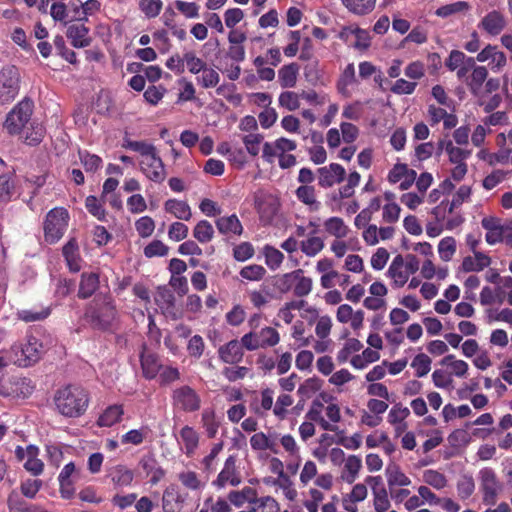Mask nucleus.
Here are the masks:
<instances>
[{
	"label": "nucleus",
	"mask_w": 512,
	"mask_h": 512,
	"mask_svg": "<svg viewBox=\"0 0 512 512\" xmlns=\"http://www.w3.org/2000/svg\"><path fill=\"white\" fill-rule=\"evenodd\" d=\"M372 504L376 512H387L391 508L390 497L387 489L372 490Z\"/></svg>",
	"instance_id": "nucleus-63"
},
{
	"label": "nucleus",
	"mask_w": 512,
	"mask_h": 512,
	"mask_svg": "<svg viewBox=\"0 0 512 512\" xmlns=\"http://www.w3.org/2000/svg\"><path fill=\"white\" fill-rule=\"evenodd\" d=\"M507 25L508 19L503 12H500V10H491L480 20L478 28L495 37V35H500Z\"/></svg>",
	"instance_id": "nucleus-19"
},
{
	"label": "nucleus",
	"mask_w": 512,
	"mask_h": 512,
	"mask_svg": "<svg viewBox=\"0 0 512 512\" xmlns=\"http://www.w3.org/2000/svg\"><path fill=\"white\" fill-rule=\"evenodd\" d=\"M66 34L74 47H86L90 43L89 30L84 24L69 25Z\"/></svg>",
	"instance_id": "nucleus-45"
},
{
	"label": "nucleus",
	"mask_w": 512,
	"mask_h": 512,
	"mask_svg": "<svg viewBox=\"0 0 512 512\" xmlns=\"http://www.w3.org/2000/svg\"><path fill=\"white\" fill-rule=\"evenodd\" d=\"M141 172L154 182H163L166 179L167 171L165 164L153 144L148 143L144 159L139 160Z\"/></svg>",
	"instance_id": "nucleus-7"
},
{
	"label": "nucleus",
	"mask_w": 512,
	"mask_h": 512,
	"mask_svg": "<svg viewBox=\"0 0 512 512\" xmlns=\"http://www.w3.org/2000/svg\"><path fill=\"white\" fill-rule=\"evenodd\" d=\"M35 385L24 376H6L0 379V395L8 398H27L33 393Z\"/></svg>",
	"instance_id": "nucleus-9"
},
{
	"label": "nucleus",
	"mask_w": 512,
	"mask_h": 512,
	"mask_svg": "<svg viewBox=\"0 0 512 512\" xmlns=\"http://www.w3.org/2000/svg\"><path fill=\"white\" fill-rule=\"evenodd\" d=\"M40 449L38 446L35 445H29L28 446V458L24 462L23 466L26 469V471L30 472V474L37 477V475L43 474L45 470V464L39 458Z\"/></svg>",
	"instance_id": "nucleus-42"
},
{
	"label": "nucleus",
	"mask_w": 512,
	"mask_h": 512,
	"mask_svg": "<svg viewBox=\"0 0 512 512\" xmlns=\"http://www.w3.org/2000/svg\"><path fill=\"white\" fill-rule=\"evenodd\" d=\"M478 479L484 504H496L499 494L504 487L503 483L500 482L496 471L490 467L481 468V470L478 471Z\"/></svg>",
	"instance_id": "nucleus-8"
},
{
	"label": "nucleus",
	"mask_w": 512,
	"mask_h": 512,
	"mask_svg": "<svg viewBox=\"0 0 512 512\" xmlns=\"http://www.w3.org/2000/svg\"><path fill=\"white\" fill-rule=\"evenodd\" d=\"M242 483V477L237 469L236 456L230 455L226 458L221 471L218 473L217 478L212 481V484L218 489L228 486H238Z\"/></svg>",
	"instance_id": "nucleus-15"
},
{
	"label": "nucleus",
	"mask_w": 512,
	"mask_h": 512,
	"mask_svg": "<svg viewBox=\"0 0 512 512\" xmlns=\"http://www.w3.org/2000/svg\"><path fill=\"white\" fill-rule=\"evenodd\" d=\"M33 102L30 100H23L17 103L11 111L7 114L4 122V127L7 132L14 135V133H22L23 138L33 113Z\"/></svg>",
	"instance_id": "nucleus-4"
},
{
	"label": "nucleus",
	"mask_w": 512,
	"mask_h": 512,
	"mask_svg": "<svg viewBox=\"0 0 512 512\" xmlns=\"http://www.w3.org/2000/svg\"><path fill=\"white\" fill-rule=\"evenodd\" d=\"M299 75V66L292 62V64L284 65L278 71L279 84L282 87H295L297 84V78Z\"/></svg>",
	"instance_id": "nucleus-49"
},
{
	"label": "nucleus",
	"mask_w": 512,
	"mask_h": 512,
	"mask_svg": "<svg viewBox=\"0 0 512 512\" xmlns=\"http://www.w3.org/2000/svg\"><path fill=\"white\" fill-rule=\"evenodd\" d=\"M200 435L195 428L190 427V425H185L181 428L177 441L181 450L184 451L185 455L192 456L194 455L196 449L199 447Z\"/></svg>",
	"instance_id": "nucleus-28"
},
{
	"label": "nucleus",
	"mask_w": 512,
	"mask_h": 512,
	"mask_svg": "<svg viewBox=\"0 0 512 512\" xmlns=\"http://www.w3.org/2000/svg\"><path fill=\"white\" fill-rule=\"evenodd\" d=\"M150 432L151 430L148 425H142L139 428H134L133 430H129L122 434L120 440L122 444H133L134 446H139V444H142L147 440Z\"/></svg>",
	"instance_id": "nucleus-52"
},
{
	"label": "nucleus",
	"mask_w": 512,
	"mask_h": 512,
	"mask_svg": "<svg viewBox=\"0 0 512 512\" xmlns=\"http://www.w3.org/2000/svg\"><path fill=\"white\" fill-rule=\"evenodd\" d=\"M178 480L180 483L189 490H193L194 492H199V490H203L205 487V480H203L197 471L193 470H183L178 474Z\"/></svg>",
	"instance_id": "nucleus-46"
},
{
	"label": "nucleus",
	"mask_w": 512,
	"mask_h": 512,
	"mask_svg": "<svg viewBox=\"0 0 512 512\" xmlns=\"http://www.w3.org/2000/svg\"><path fill=\"white\" fill-rule=\"evenodd\" d=\"M111 480L116 486H129L134 478V472L126 465H115L110 472Z\"/></svg>",
	"instance_id": "nucleus-55"
},
{
	"label": "nucleus",
	"mask_w": 512,
	"mask_h": 512,
	"mask_svg": "<svg viewBox=\"0 0 512 512\" xmlns=\"http://www.w3.org/2000/svg\"><path fill=\"white\" fill-rule=\"evenodd\" d=\"M201 421L208 437H215L218 431L219 422L217 420L216 411L213 407H207L203 410Z\"/></svg>",
	"instance_id": "nucleus-62"
},
{
	"label": "nucleus",
	"mask_w": 512,
	"mask_h": 512,
	"mask_svg": "<svg viewBox=\"0 0 512 512\" xmlns=\"http://www.w3.org/2000/svg\"><path fill=\"white\" fill-rule=\"evenodd\" d=\"M481 226L486 230L485 241L489 245H496V243L502 242L512 231V222L504 223L502 218L496 216L483 217Z\"/></svg>",
	"instance_id": "nucleus-12"
},
{
	"label": "nucleus",
	"mask_w": 512,
	"mask_h": 512,
	"mask_svg": "<svg viewBox=\"0 0 512 512\" xmlns=\"http://www.w3.org/2000/svg\"><path fill=\"white\" fill-rule=\"evenodd\" d=\"M346 169L340 164H329L318 169V180L321 187H332L343 181Z\"/></svg>",
	"instance_id": "nucleus-27"
},
{
	"label": "nucleus",
	"mask_w": 512,
	"mask_h": 512,
	"mask_svg": "<svg viewBox=\"0 0 512 512\" xmlns=\"http://www.w3.org/2000/svg\"><path fill=\"white\" fill-rule=\"evenodd\" d=\"M368 496V487L365 483H356L352 486L351 491L343 494L341 504L345 511L358 512V503L365 501Z\"/></svg>",
	"instance_id": "nucleus-26"
},
{
	"label": "nucleus",
	"mask_w": 512,
	"mask_h": 512,
	"mask_svg": "<svg viewBox=\"0 0 512 512\" xmlns=\"http://www.w3.org/2000/svg\"><path fill=\"white\" fill-rule=\"evenodd\" d=\"M98 283L97 274H83L79 286V296L83 298L90 297L96 291Z\"/></svg>",
	"instance_id": "nucleus-64"
},
{
	"label": "nucleus",
	"mask_w": 512,
	"mask_h": 512,
	"mask_svg": "<svg viewBox=\"0 0 512 512\" xmlns=\"http://www.w3.org/2000/svg\"><path fill=\"white\" fill-rule=\"evenodd\" d=\"M184 504V499L176 485H169L163 491L162 509L164 512H178Z\"/></svg>",
	"instance_id": "nucleus-32"
},
{
	"label": "nucleus",
	"mask_w": 512,
	"mask_h": 512,
	"mask_svg": "<svg viewBox=\"0 0 512 512\" xmlns=\"http://www.w3.org/2000/svg\"><path fill=\"white\" fill-rule=\"evenodd\" d=\"M421 276L427 281L431 279H437L438 281H445L449 275L448 266H437L435 265L432 257L425 259L421 265Z\"/></svg>",
	"instance_id": "nucleus-36"
},
{
	"label": "nucleus",
	"mask_w": 512,
	"mask_h": 512,
	"mask_svg": "<svg viewBox=\"0 0 512 512\" xmlns=\"http://www.w3.org/2000/svg\"><path fill=\"white\" fill-rule=\"evenodd\" d=\"M242 141L248 154L253 157H256L261 151L263 153L264 136L260 132L253 131L251 134H245Z\"/></svg>",
	"instance_id": "nucleus-53"
},
{
	"label": "nucleus",
	"mask_w": 512,
	"mask_h": 512,
	"mask_svg": "<svg viewBox=\"0 0 512 512\" xmlns=\"http://www.w3.org/2000/svg\"><path fill=\"white\" fill-rule=\"evenodd\" d=\"M173 398L175 404L186 411H195L201 407L199 394L193 388L187 387V385L177 388L173 393Z\"/></svg>",
	"instance_id": "nucleus-25"
},
{
	"label": "nucleus",
	"mask_w": 512,
	"mask_h": 512,
	"mask_svg": "<svg viewBox=\"0 0 512 512\" xmlns=\"http://www.w3.org/2000/svg\"><path fill=\"white\" fill-rule=\"evenodd\" d=\"M250 445L253 450H270L274 453H277V439L272 434L263 433V431H258L254 433L250 437Z\"/></svg>",
	"instance_id": "nucleus-40"
},
{
	"label": "nucleus",
	"mask_w": 512,
	"mask_h": 512,
	"mask_svg": "<svg viewBox=\"0 0 512 512\" xmlns=\"http://www.w3.org/2000/svg\"><path fill=\"white\" fill-rule=\"evenodd\" d=\"M20 90V72L14 65H7L0 71V101H12Z\"/></svg>",
	"instance_id": "nucleus-11"
},
{
	"label": "nucleus",
	"mask_w": 512,
	"mask_h": 512,
	"mask_svg": "<svg viewBox=\"0 0 512 512\" xmlns=\"http://www.w3.org/2000/svg\"><path fill=\"white\" fill-rule=\"evenodd\" d=\"M63 256L72 272H79L81 269V256L75 239H69L63 246Z\"/></svg>",
	"instance_id": "nucleus-41"
},
{
	"label": "nucleus",
	"mask_w": 512,
	"mask_h": 512,
	"mask_svg": "<svg viewBox=\"0 0 512 512\" xmlns=\"http://www.w3.org/2000/svg\"><path fill=\"white\" fill-rule=\"evenodd\" d=\"M323 387V381L320 378H317V376H312L311 378H307L302 382L298 389L297 393L300 398L302 399H308L313 397L316 392L320 391Z\"/></svg>",
	"instance_id": "nucleus-59"
},
{
	"label": "nucleus",
	"mask_w": 512,
	"mask_h": 512,
	"mask_svg": "<svg viewBox=\"0 0 512 512\" xmlns=\"http://www.w3.org/2000/svg\"><path fill=\"white\" fill-rule=\"evenodd\" d=\"M339 38L357 50H367L369 45H371L370 32L356 27V25L341 28Z\"/></svg>",
	"instance_id": "nucleus-14"
},
{
	"label": "nucleus",
	"mask_w": 512,
	"mask_h": 512,
	"mask_svg": "<svg viewBox=\"0 0 512 512\" xmlns=\"http://www.w3.org/2000/svg\"><path fill=\"white\" fill-rule=\"evenodd\" d=\"M440 148H443L448 156L450 163L455 166L461 160H467L471 152L469 150L461 149L455 146L453 141H442Z\"/></svg>",
	"instance_id": "nucleus-57"
},
{
	"label": "nucleus",
	"mask_w": 512,
	"mask_h": 512,
	"mask_svg": "<svg viewBox=\"0 0 512 512\" xmlns=\"http://www.w3.org/2000/svg\"><path fill=\"white\" fill-rule=\"evenodd\" d=\"M54 404L58 413L66 417H80L86 413L90 404V394L80 385H66L54 395Z\"/></svg>",
	"instance_id": "nucleus-2"
},
{
	"label": "nucleus",
	"mask_w": 512,
	"mask_h": 512,
	"mask_svg": "<svg viewBox=\"0 0 512 512\" xmlns=\"http://www.w3.org/2000/svg\"><path fill=\"white\" fill-rule=\"evenodd\" d=\"M323 231L326 236L333 239L338 237H349L352 230L342 217L331 216L323 221Z\"/></svg>",
	"instance_id": "nucleus-29"
},
{
	"label": "nucleus",
	"mask_w": 512,
	"mask_h": 512,
	"mask_svg": "<svg viewBox=\"0 0 512 512\" xmlns=\"http://www.w3.org/2000/svg\"><path fill=\"white\" fill-rule=\"evenodd\" d=\"M53 340L49 334L33 332L26 334L25 338L11 348V359L20 367H29L42 358L49 349Z\"/></svg>",
	"instance_id": "nucleus-1"
},
{
	"label": "nucleus",
	"mask_w": 512,
	"mask_h": 512,
	"mask_svg": "<svg viewBox=\"0 0 512 512\" xmlns=\"http://www.w3.org/2000/svg\"><path fill=\"white\" fill-rule=\"evenodd\" d=\"M471 70L472 72L467 79V85L471 92L478 96L481 93L484 81L487 79L488 71L486 67H483V65H476L475 62L473 67H471Z\"/></svg>",
	"instance_id": "nucleus-43"
},
{
	"label": "nucleus",
	"mask_w": 512,
	"mask_h": 512,
	"mask_svg": "<svg viewBox=\"0 0 512 512\" xmlns=\"http://www.w3.org/2000/svg\"><path fill=\"white\" fill-rule=\"evenodd\" d=\"M457 253V242L453 236H445L440 239L438 243V256L440 260L448 261L453 260Z\"/></svg>",
	"instance_id": "nucleus-58"
},
{
	"label": "nucleus",
	"mask_w": 512,
	"mask_h": 512,
	"mask_svg": "<svg viewBox=\"0 0 512 512\" xmlns=\"http://www.w3.org/2000/svg\"><path fill=\"white\" fill-rule=\"evenodd\" d=\"M422 481L431 486L432 489L443 490L449 487V479L446 474L435 468H427L422 472Z\"/></svg>",
	"instance_id": "nucleus-44"
},
{
	"label": "nucleus",
	"mask_w": 512,
	"mask_h": 512,
	"mask_svg": "<svg viewBox=\"0 0 512 512\" xmlns=\"http://www.w3.org/2000/svg\"><path fill=\"white\" fill-rule=\"evenodd\" d=\"M140 363L142 367V374L146 379H153L160 373L162 365L156 354L153 352L146 351L144 349L140 354Z\"/></svg>",
	"instance_id": "nucleus-35"
},
{
	"label": "nucleus",
	"mask_w": 512,
	"mask_h": 512,
	"mask_svg": "<svg viewBox=\"0 0 512 512\" xmlns=\"http://www.w3.org/2000/svg\"><path fill=\"white\" fill-rule=\"evenodd\" d=\"M80 474L74 462H68L63 466L58 475L60 496L64 499H71L75 494V478Z\"/></svg>",
	"instance_id": "nucleus-16"
},
{
	"label": "nucleus",
	"mask_w": 512,
	"mask_h": 512,
	"mask_svg": "<svg viewBox=\"0 0 512 512\" xmlns=\"http://www.w3.org/2000/svg\"><path fill=\"white\" fill-rule=\"evenodd\" d=\"M214 234L215 228L213 224L207 222V220H200L193 228V236L200 243L211 242Z\"/></svg>",
	"instance_id": "nucleus-61"
},
{
	"label": "nucleus",
	"mask_w": 512,
	"mask_h": 512,
	"mask_svg": "<svg viewBox=\"0 0 512 512\" xmlns=\"http://www.w3.org/2000/svg\"><path fill=\"white\" fill-rule=\"evenodd\" d=\"M197 83L205 89H209V87H215L220 82V74L213 67H209L207 62L203 59V68L201 70V75L196 79Z\"/></svg>",
	"instance_id": "nucleus-56"
},
{
	"label": "nucleus",
	"mask_w": 512,
	"mask_h": 512,
	"mask_svg": "<svg viewBox=\"0 0 512 512\" xmlns=\"http://www.w3.org/2000/svg\"><path fill=\"white\" fill-rule=\"evenodd\" d=\"M69 224V214L65 208L50 210L44 219V238L46 242L55 243L62 238Z\"/></svg>",
	"instance_id": "nucleus-6"
},
{
	"label": "nucleus",
	"mask_w": 512,
	"mask_h": 512,
	"mask_svg": "<svg viewBox=\"0 0 512 512\" xmlns=\"http://www.w3.org/2000/svg\"><path fill=\"white\" fill-rule=\"evenodd\" d=\"M242 339L240 342L238 340H230V342L221 346L219 349V356L224 362H228V364H235V362L241 361L244 356Z\"/></svg>",
	"instance_id": "nucleus-34"
},
{
	"label": "nucleus",
	"mask_w": 512,
	"mask_h": 512,
	"mask_svg": "<svg viewBox=\"0 0 512 512\" xmlns=\"http://www.w3.org/2000/svg\"><path fill=\"white\" fill-rule=\"evenodd\" d=\"M289 278L294 280V293L298 297H305L312 291L313 280L310 276H305L303 269L290 272Z\"/></svg>",
	"instance_id": "nucleus-39"
},
{
	"label": "nucleus",
	"mask_w": 512,
	"mask_h": 512,
	"mask_svg": "<svg viewBox=\"0 0 512 512\" xmlns=\"http://www.w3.org/2000/svg\"><path fill=\"white\" fill-rule=\"evenodd\" d=\"M490 264H492V257L489 254L484 253V251H475L462 259L458 272L474 273L476 275V273L489 267Z\"/></svg>",
	"instance_id": "nucleus-21"
},
{
	"label": "nucleus",
	"mask_w": 512,
	"mask_h": 512,
	"mask_svg": "<svg viewBox=\"0 0 512 512\" xmlns=\"http://www.w3.org/2000/svg\"><path fill=\"white\" fill-rule=\"evenodd\" d=\"M297 143L290 138L280 137L274 141H265L263 145V159L268 163H273L278 159V165L282 169L295 166L297 158L291 151L296 150Z\"/></svg>",
	"instance_id": "nucleus-3"
},
{
	"label": "nucleus",
	"mask_w": 512,
	"mask_h": 512,
	"mask_svg": "<svg viewBox=\"0 0 512 512\" xmlns=\"http://www.w3.org/2000/svg\"><path fill=\"white\" fill-rule=\"evenodd\" d=\"M343 469L340 475L345 483L352 484L359 477L363 468V460L359 455H345Z\"/></svg>",
	"instance_id": "nucleus-31"
},
{
	"label": "nucleus",
	"mask_w": 512,
	"mask_h": 512,
	"mask_svg": "<svg viewBox=\"0 0 512 512\" xmlns=\"http://www.w3.org/2000/svg\"><path fill=\"white\" fill-rule=\"evenodd\" d=\"M440 364L449 370L451 379H453L454 376L459 379H465L469 374V365L467 361L461 360V358H457L453 354L445 355L441 359Z\"/></svg>",
	"instance_id": "nucleus-33"
},
{
	"label": "nucleus",
	"mask_w": 512,
	"mask_h": 512,
	"mask_svg": "<svg viewBox=\"0 0 512 512\" xmlns=\"http://www.w3.org/2000/svg\"><path fill=\"white\" fill-rule=\"evenodd\" d=\"M283 449L288 454L286 467L292 474H296L301 463V449L295 437L291 434H284L280 437Z\"/></svg>",
	"instance_id": "nucleus-24"
},
{
	"label": "nucleus",
	"mask_w": 512,
	"mask_h": 512,
	"mask_svg": "<svg viewBox=\"0 0 512 512\" xmlns=\"http://www.w3.org/2000/svg\"><path fill=\"white\" fill-rule=\"evenodd\" d=\"M216 227L223 234H242L243 232L241 220L235 214L219 217L216 220Z\"/></svg>",
	"instance_id": "nucleus-47"
},
{
	"label": "nucleus",
	"mask_w": 512,
	"mask_h": 512,
	"mask_svg": "<svg viewBox=\"0 0 512 512\" xmlns=\"http://www.w3.org/2000/svg\"><path fill=\"white\" fill-rule=\"evenodd\" d=\"M342 4L357 16H365L371 13L377 4V0H341Z\"/></svg>",
	"instance_id": "nucleus-51"
},
{
	"label": "nucleus",
	"mask_w": 512,
	"mask_h": 512,
	"mask_svg": "<svg viewBox=\"0 0 512 512\" xmlns=\"http://www.w3.org/2000/svg\"><path fill=\"white\" fill-rule=\"evenodd\" d=\"M336 320L341 324H349L354 331H359L364 326L365 312L362 309L355 311L348 303H341L336 310Z\"/></svg>",
	"instance_id": "nucleus-17"
},
{
	"label": "nucleus",
	"mask_w": 512,
	"mask_h": 512,
	"mask_svg": "<svg viewBox=\"0 0 512 512\" xmlns=\"http://www.w3.org/2000/svg\"><path fill=\"white\" fill-rule=\"evenodd\" d=\"M475 481L472 474H461L456 481L457 496L461 501L471 498L475 493Z\"/></svg>",
	"instance_id": "nucleus-50"
},
{
	"label": "nucleus",
	"mask_w": 512,
	"mask_h": 512,
	"mask_svg": "<svg viewBox=\"0 0 512 512\" xmlns=\"http://www.w3.org/2000/svg\"><path fill=\"white\" fill-rule=\"evenodd\" d=\"M387 276L391 279L393 286L400 288L408 282L406 274V260L405 257L398 254L395 256L387 270Z\"/></svg>",
	"instance_id": "nucleus-30"
},
{
	"label": "nucleus",
	"mask_w": 512,
	"mask_h": 512,
	"mask_svg": "<svg viewBox=\"0 0 512 512\" xmlns=\"http://www.w3.org/2000/svg\"><path fill=\"white\" fill-rule=\"evenodd\" d=\"M476 60L478 62H488L489 68L492 71H500L506 65V55L498 46L493 44H487L476 54Z\"/></svg>",
	"instance_id": "nucleus-22"
},
{
	"label": "nucleus",
	"mask_w": 512,
	"mask_h": 512,
	"mask_svg": "<svg viewBox=\"0 0 512 512\" xmlns=\"http://www.w3.org/2000/svg\"><path fill=\"white\" fill-rule=\"evenodd\" d=\"M322 404H313L306 416L318 423L324 431L335 432L342 419L341 408L337 403H329L324 407L325 416L322 414Z\"/></svg>",
	"instance_id": "nucleus-5"
},
{
	"label": "nucleus",
	"mask_w": 512,
	"mask_h": 512,
	"mask_svg": "<svg viewBox=\"0 0 512 512\" xmlns=\"http://www.w3.org/2000/svg\"><path fill=\"white\" fill-rule=\"evenodd\" d=\"M116 313L111 300H104L102 303L91 306L86 313V317L95 327L106 328L112 324Z\"/></svg>",
	"instance_id": "nucleus-13"
},
{
	"label": "nucleus",
	"mask_w": 512,
	"mask_h": 512,
	"mask_svg": "<svg viewBox=\"0 0 512 512\" xmlns=\"http://www.w3.org/2000/svg\"><path fill=\"white\" fill-rule=\"evenodd\" d=\"M280 334L274 327H263L258 332L243 334L242 343L248 350L260 349V347L276 346L280 342Z\"/></svg>",
	"instance_id": "nucleus-10"
},
{
	"label": "nucleus",
	"mask_w": 512,
	"mask_h": 512,
	"mask_svg": "<svg viewBox=\"0 0 512 512\" xmlns=\"http://www.w3.org/2000/svg\"><path fill=\"white\" fill-rule=\"evenodd\" d=\"M387 180L390 184H397L398 182L401 190H408L416 180V171L406 164H395L389 170Z\"/></svg>",
	"instance_id": "nucleus-20"
},
{
	"label": "nucleus",
	"mask_w": 512,
	"mask_h": 512,
	"mask_svg": "<svg viewBox=\"0 0 512 512\" xmlns=\"http://www.w3.org/2000/svg\"><path fill=\"white\" fill-rule=\"evenodd\" d=\"M154 301L163 313H172L175 297L172 291L166 287H159L154 293Z\"/></svg>",
	"instance_id": "nucleus-54"
},
{
	"label": "nucleus",
	"mask_w": 512,
	"mask_h": 512,
	"mask_svg": "<svg viewBox=\"0 0 512 512\" xmlns=\"http://www.w3.org/2000/svg\"><path fill=\"white\" fill-rule=\"evenodd\" d=\"M124 415V408L121 404H112L103 410L97 419L99 426H113L119 422Z\"/></svg>",
	"instance_id": "nucleus-48"
},
{
	"label": "nucleus",
	"mask_w": 512,
	"mask_h": 512,
	"mask_svg": "<svg viewBox=\"0 0 512 512\" xmlns=\"http://www.w3.org/2000/svg\"><path fill=\"white\" fill-rule=\"evenodd\" d=\"M164 210L182 221H188L193 215L188 202L181 201V199H167L164 203Z\"/></svg>",
	"instance_id": "nucleus-37"
},
{
	"label": "nucleus",
	"mask_w": 512,
	"mask_h": 512,
	"mask_svg": "<svg viewBox=\"0 0 512 512\" xmlns=\"http://www.w3.org/2000/svg\"><path fill=\"white\" fill-rule=\"evenodd\" d=\"M255 209L260 217L265 221H270L277 213L279 204L275 196L266 192H256L254 194Z\"/></svg>",
	"instance_id": "nucleus-23"
},
{
	"label": "nucleus",
	"mask_w": 512,
	"mask_h": 512,
	"mask_svg": "<svg viewBox=\"0 0 512 512\" xmlns=\"http://www.w3.org/2000/svg\"><path fill=\"white\" fill-rule=\"evenodd\" d=\"M385 476L390 496H393V490L401 486H412L413 481L397 462H389L385 467Z\"/></svg>",
	"instance_id": "nucleus-18"
},
{
	"label": "nucleus",
	"mask_w": 512,
	"mask_h": 512,
	"mask_svg": "<svg viewBox=\"0 0 512 512\" xmlns=\"http://www.w3.org/2000/svg\"><path fill=\"white\" fill-rule=\"evenodd\" d=\"M325 248V240L322 236L310 233L300 241V250L306 257H316Z\"/></svg>",
	"instance_id": "nucleus-38"
},
{
	"label": "nucleus",
	"mask_w": 512,
	"mask_h": 512,
	"mask_svg": "<svg viewBox=\"0 0 512 512\" xmlns=\"http://www.w3.org/2000/svg\"><path fill=\"white\" fill-rule=\"evenodd\" d=\"M296 197L304 205L309 206L311 211H317L320 207V202L317 201L315 195V187L313 186H300L296 189Z\"/></svg>",
	"instance_id": "nucleus-60"
}]
</instances>
